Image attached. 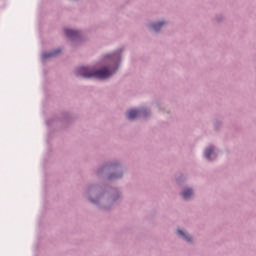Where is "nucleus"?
I'll return each instance as SVG.
<instances>
[{"instance_id": "nucleus-6", "label": "nucleus", "mask_w": 256, "mask_h": 256, "mask_svg": "<svg viewBox=\"0 0 256 256\" xmlns=\"http://www.w3.org/2000/svg\"><path fill=\"white\" fill-rule=\"evenodd\" d=\"M213 147H209L205 150L204 152V157H206V159H211V155H213Z\"/></svg>"}, {"instance_id": "nucleus-8", "label": "nucleus", "mask_w": 256, "mask_h": 256, "mask_svg": "<svg viewBox=\"0 0 256 256\" xmlns=\"http://www.w3.org/2000/svg\"><path fill=\"white\" fill-rule=\"evenodd\" d=\"M178 234H180V236L183 237L185 241H187L188 243H191V238L189 237V235L185 234L183 230H178Z\"/></svg>"}, {"instance_id": "nucleus-3", "label": "nucleus", "mask_w": 256, "mask_h": 256, "mask_svg": "<svg viewBox=\"0 0 256 256\" xmlns=\"http://www.w3.org/2000/svg\"><path fill=\"white\" fill-rule=\"evenodd\" d=\"M65 35L70 39H73V37H77V35H79V32L77 30L66 29Z\"/></svg>"}, {"instance_id": "nucleus-1", "label": "nucleus", "mask_w": 256, "mask_h": 256, "mask_svg": "<svg viewBox=\"0 0 256 256\" xmlns=\"http://www.w3.org/2000/svg\"><path fill=\"white\" fill-rule=\"evenodd\" d=\"M113 73H115V71H110L107 68H102L101 70L96 71H91L87 67L78 68V75L84 79H91V77H94V79H107L111 77Z\"/></svg>"}, {"instance_id": "nucleus-5", "label": "nucleus", "mask_w": 256, "mask_h": 256, "mask_svg": "<svg viewBox=\"0 0 256 256\" xmlns=\"http://www.w3.org/2000/svg\"><path fill=\"white\" fill-rule=\"evenodd\" d=\"M191 195H193V190H191V189H185L182 192L183 199H189L191 197Z\"/></svg>"}, {"instance_id": "nucleus-7", "label": "nucleus", "mask_w": 256, "mask_h": 256, "mask_svg": "<svg viewBox=\"0 0 256 256\" xmlns=\"http://www.w3.org/2000/svg\"><path fill=\"white\" fill-rule=\"evenodd\" d=\"M163 25H165V22H158V23L152 24L151 27H152V30L157 32L159 31V29H161V27H163Z\"/></svg>"}, {"instance_id": "nucleus-2", "label": "nucleus", "mask_w": 256, "mask_h": 256, "mask_svg": "<svg viewBox=\"0 0 256 256\" xmlns=\"http://www.w3.org/2000/svg\"><path fill=\"white\" fill-rule=\"evenodd\" d=\"M145 113H147V110H129L127 112V119L133 120V119H137V117H139V115H143L145 117Z\"/></svg>"}, {"instance_id": "nucleus-4", "label": "nucleus", "mask_w": 256, "mask_h": 256, "mask_svg": "<svg viewBox=\"0 0 256 256\" xmlns=\"http://www.w3.org/2000/svg\"><path fill=\"white\" fill-rule=\"evenodd\" d=\"M61 53V49H57L53 52L43 54V59H49V57H55V55H59Z\"/></svg>"}]
</instances>
